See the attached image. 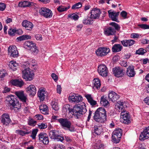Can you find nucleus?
<instances>
[{
	"label": "nucleus",
	"instance_id": "42",
	"mask_svg": "<svg viewBox=\"0 0 149 149\" xmlns=\"http://www.w3.org/2000/svg\"><path fill=\"white\" fill-rule=\"evenodd\" d=\"M15 133L17 134H19L22 136H24L25 134H27L31 133L29 131H24L21 130H17L16 131Z\"/></svg>",
	"mask_w": 149,
	"mask_h": 149
},
{
	"label": "nucleus",
	"instance_id": "12",
	"mask_svg": "<svg viewBox=\"0 0 149 149\" xmlns=\"http://www.w3.org/2000/svg\"><path fill=\"white\" fill-rule=\"evenodd\" d=\"M120 120L122 122L128 124L130 123V117L128 113L125 110L122 112L120 113Z\"/></svg>",
	"mask_w": 149,
	"mask_h": 149
},
{
	"label": "nucleus",
	"instance_id": "43",
	"mask_svg": "<svg viewBox=\"0 0 149 149\" xmlns=\"http://www.w3.org/2000/svg\"><path fill=\"white\" fill-rule=\"evenodd\" d=\"M70 7H65L62 6H59L57 8L59 12H62L67 10L69 9Z\"/></svg>",
	"mask_w": 149,
	"mask_h": 149
},
{
	"label": "nucleus",
	"instance_id": "23",
	"mask_svg": "<svg viewBox=\"0 0 149 149\" xmlns=\"http://www.w3.org/2000/svg\"><path fill=\"white\" fill-rule=\"evenodd\" d=\"M126 74L129 77H132L135 76L136 73L133 66H130L127 68Z\"/></svg>",
	"mask_w": 149,
	"mask_h": 149
},
{
	"label": "nucleus",
	"instance_id": "21",
	"mask_svg": "<svg viewBox=\"0 0 149 149\" xmlns=\"http://www.w3.org/2000/svg\"><path fill=\"white\" fill-rule=\"evenodd\" d=\"M124 103L122 101H118L115 105V108L119 112H121L125 110L123 109V105Z\"/></svg>",
	"mask_w": 149,
	"mask_h": 149
},
{
	"label": "nucleus",
	"instance_id": "9",
	"mask_svg": "<svg viewBox=\"0 0 149 149\" xmlns=\"http://www.w3.org/2000/svg\"><path fill=\"white\" fill-rule=\"evenodd\" d=\"M110 51L109 48L106 47H100L96 51L95 53L97 56H103L107 55Z\"/></svg>",
	"mask_w": 149,
	"mask_h": 149
},
{
	"label": "nucleus",
	"instance_id": "41",
	"mask_svg": "<svg viewBox=\"0 0 149 149\" xmlns=\"http://www.w3.org/2000/svg\"><path fill=\"white\" fill-rule=\"evenodd\" d=\"M17 64L13 61H11L9 64L10 68L13 70L17 69Z\"/></svg>",
	"mask_w": 149,
	"mask_h": 149
},
{
	"label": "nucleus",
	"instance_id": "49",
	"mask_svg": "<svg viewBox=\"0 0 149 149\" xmlns=\"http://www.w3.org/2000/svg\"><path fill=\"white\" fill-rule=\"evenodd\" d=\"M82 4L81 2H78L72 6V9L79 8L82 7Z\"/></svg>",
	"mask_w": 149,
	"mask_h": 149
},
{
	"label": "nucleus",
	"instance_id": "37",
	"mask_svg": "<svg viewBox=\"0 0 149 149\" xmlns=\"http://www.w3.org/2000/svg\"><path fill=\"white\" fill-rule=\"evenodd\" d=\"M16 33L19 34H22V31L21 29H18L16 31L15 29H10L8 31V33L10 35H13Z\"/></svg>",
	"mask_w": 149,
	"mask_h": 149
},
{
	"label": "nucleus",
	"instance_id": "17",
	"mask_svg": "<svg viewBox=\"0 0 149 149\" xmlns=\"http://www.w3.org/2000/svg\"><path fill=\"white\" fill-rule=\"evenodd\" d=\"M22 24L26 30L29 31H32L33 27V25L32 23L27 20H24L22 22Z\"/></svg>",
	"mask_w": 149,
	"mask_h": 149
},
{
	"label": "nucleus",
	"instance_id": "60",
	"mask_svg": "<svg viewBox=\"0 0 149 149\" xmlns=\"http://www.w3.org/2000/svg\"><path fill=\"white\" fill-rule=\"evenodd\" d=\"M128 46H130L134 45L135 42V41L133 40H127Z\"/></svg>",
	"mask_w": 149,
	"mask_h": 149
},
{
	"label": "nucleus",
	"instance_id": "20",
	"mask_svg": "<svg viewBox=\"0 0 149 149\" xmlns=\"http://www.w3.org/2000/svg\"><path fill=\"white\" fill-rule=\"evenodd\" d=\"M46 89L43 87L40 88L38 92V95L40 100L43 101L45 97Z\"/></svg>",
	"mask_w": 149,
	"mask_h": 149
},
{
	"label": "nucleus",
	"instance_id": "22",
	"mask_svg": "<svg viewBox=\"0 0 149 149\" xmlns=\"http://www.w3.org/2000/svg\"><path fill=\"white\" fill-rule=\"evenodd\" d=\"M108 97L110 100L115 102L119 98V95L115 92L112 91L109 93Z\"/></svg>",
	"mask_w": 149,
	"mask_h": 149
},
{
	"label": "nucleus",
	"instance_id": "2",
	"mask_svg": "<svg viewBox=\"0 0 149 149\" xmlns=\"http://www.w3.org/2000/svg\"><path fill=\"white\" fill-rule=\"evenodd\" d=\"M87 110L85 108V104L83 103L81 105H77L74 107L73 109V114L77 119L79 118L82 115L84 114Z\"/></svg>",
	"mask_w": 149,
	"mask_h": 149
},
{
	"label": "nucleus",
	"instance_id": "29",
	"mask_svg": "<svg viewBox=\"0 0 149 149\" xmlns=\"http://www.w3.org/2000/svg\"><path fill=\"white\" fill-rule=\"evenodd\" d=\"M93 88L94 89H98L100 88L101 84L99 79L95 78L93 81Z\"/></svg>",
	"mask_w": 149,
	"mask_h": 149
},
{
	"label": "nucleus",
	"instance_id": "18",
	"mask_svg": "<svg viewBox=\"0 0 149 149\" xmlns=\"http://www.w3.org/2000/svg\"><path fill=\"white\" fill-rule=\"evenodd\" d=\"M109 17L113 21L118 22V16L119 14V12H116L114 11H112L111 10L108 11Z\"/></svg>",
	"mask_w": 149,
	"mask_h": 149
},
{
	"label": "nucleus",
	"instance_id": "25",
	"mask_svg": "<svg viewBox=\"0 0 149 149\" xmlns=\"http://www.w3.org/2000/svg\"><path fill=\"white\" fill-rule=\"evenodd\" d=\"M104 33L107 36L113 35L116 33L115 30L111 27L105 28L104 30Z\"/></svg>",
	"mask_w": 149,
	"mask_h": 149
},
{
	"label": "nucleus",
	"instance_id": "57",
	"mask_svg": "<svg viewBox=\"0 0 149 149\" xmlns=\"http://www.w3.org/2000/svg\"><path fill=\"white\" fill-rule=\"evenodd\" d=\"M127 12L124 10L122 11L120 14V15L124 19L127 18Z\"/></svg>",
	"mask_w": 149,
	"mask_h": 149
},
{
	"label": "nucleus",
	"instance_id": "30",
	"mask_svg": "<svg viewBox=\"0 0 149 149\" xmlns=\"http://www.w3.org/2000/svg\"><path fill=\"white\" fill-rule=\"evenodd\" d=\"M7 100L8 101V104L9 106H12L15 104L16 99L13 95H11L8 97Z\"/></svg>",
	"mask_w": 149,
	"mask_h": 149
},
{
	"label": "nucleus",
	"instance_id": "50",
	"mask_svg": "<svg viewBox=\"0 0 149 149\" xmlns=\"http://www.w3.org/2000/svg\"><path fill=\"white\" fill-rule=\"evenodd\" d=\"M63 110L65 111H68L69 112H71L72 111V109L70 108V106L68 105H65L63 108Z\"/></svg>",
	"mask_w": 149,
	"mask_h": 149
},
{
	"label": "nucleus",
	"instance_id": "47",
	"mask_svg": "<svg viewBox=\"0 0 149 149\" xmlns=\"http://www.w3.org/2000/svg\"><path fill=\"white\" fill-rule=\"evenodd\" d=\"M38 131V130L37 129H34L33 130L32 132V134L31 135L33 139H35L36 138V136Z\"/></svg>",
	"mask_w": 149,
	"mask_h": 149
},
{
	"label": "nucleus",
	"instance_id": "16",
	"mask_svg": "<svg viewBox=\"0 0 149 149\" xmlns=\"http://www.w3.org/2000/svg\"><path fill=\"white\" fill-rule=\"evenodd\" d=\"M90 13V18L95 19L99 18L101 12L99 9L95 8L91 11Z\"/></svg>",
	"mask_w": 149,
	"mask_h": 149
},
{
	"label": "nucleus",
	"instance_id": "58",
	"mask_svg": "<svg viewBox=\"0 0 149 149\" xmlns=\"http://www.w3.org/2000/svg\"><path fill=\"white\" fill-rule=\"evenodd\" d=\"M6 4L2 3H0V11H3L6 8Z\"/></svg>",
	"mask_w": 149,
	"mask_h": 149
},
{
	"label": "nucleus",
	"instance_id": "45",
	"mask_svg": "<svg viewBox=\"0 0 149 149\" xmlns=\"http://www.w3.org/2000/svg\"><path fill=\"white\" fill-rule=\"evenodd\" d=\"M40 112L43 114H46L47 113V106L46 105H41L40 107Z\"/></svg>",
	"mask_w": 149,
	"mask_h": 149
},
{
	"label": "nucleus",
	"instance_id": "36",
	"mask_svg": "<svg viewBox=\"0 0 149 149\" xmlns=\"http://www.w3.org/2000/svg\"><path fill=\"white\" fill-rule=\"evenodd\" d=\"M51 105L53 109L55 111H58L59 109V107L56 100L54 99L51 102Z\"/></svg>",
	"mask_w": 149,
	"mask_h": 149
},
{
	"label": "nucleus",
	"instance_id": "55",
	"mask_svg": "<svg viewBox=\"0 0 149 149\" xmlns=\"http://www.w3.org/2000/svg\"><path fill=\"white\" fill-rule=\"evenodd\" d=\"M28 123L29 125L35 126L36 123V121L32 119H31L29 120Z\"/></svg>",
	"mask_w": 149,
	"mask_h": 149
},
{
	"label": "nucleus",
	"instance_id": "62",
	"mask_svg": "<svg viewBox=\"0 0 149 149\" xmlns=\"http://www.w3.org/2000/svg\"><path fill=\"white\" fill-rule=\"evenodd\" d=\"M51 77L55 81H56L58 80V77L56 74L53 73L51 74Z\"/></svg>",
	"mask_w": 149,
	"mask_h": 149
},
{
	"label": "nucleus",
	"instance_id": "64",
	"mask_svg": "<svg viewBox=\"0 0 149 149\" xmlns=\"http://www.w3.org/2000/svg\"><path fill=\"white\" fill-rule=\"evenodd\" d=\"M57 92L58 93L60 94L61 91V88L60 85H58L57 86Z\"/></svg>",
	"mask_w": 149,
	"mask_h": 149
},
{
	"label": "nucleus",
	"instance_id": "34",
	"mask_svg": "<svg viewBox=\"0 0 149 149\" xmlns=\"http://www.w3.org/2000/svg\"><path fill=\"white\" fill-rule=\"evenodd\" d=\"M35 5L36 4L33 3H30L29 2L27 1H24L23 2H21L19 3V6L20 7H25L27 6H29L30 5H34L35 6Z\"/></svg>",
	"mask_w": 149,
	"mask_h": 149
},
{
	"label": "nucleus",
	"instance_id": "56",
	"mask_svg": "<svg viewBox=\"0 0 149 149\" xmlns=\"http://www.w3.org/2000/svg\"><path fill=\"white\" fill-rule=\"evenodd\" d=\"M6 74L5 70H2L0 71V77L3 78Z\"/></svg>",
	"mask_w": 149,
	"mask_h": 149
},
{
	"label": "nucleus",
	"instance_id": "27",
	"mask_svg": "<svg viewBox=\"0 0 149 149\" xmlns=\"http://www.w3.org/2000/svg\"><path fill=\"white\" fill-rule=\"evenodd\" d=\"M40 142L46 144L47 141V134L45 133H41L38 136Z\"/></svg>",
	"mask_w": 149,
	"mask_h": 149
},
{
	"label": "nucleus",
	"instance_id": "3",
	"mask_svg": "<svg viewBox=\"0 0 149 149\" xmlns=\"http://www.w3.org/2000/svg\"><path fill=\"white\" fill-rule=\"evenodd\" d=\"M62 127L66 130H68L70 132L74 131V127H71V123L68 119L66 118H60L58 120Z\"/></svg>",
	"mask_w": 149,
	"mask_h": 149
},
{
	"label": "nucleus",
	"instance_id": "10",
	"mask_svg": "<svg viewBox=\"0 0 149 149\" xmlns=\"http://www.w3.org/2000/svg\"><path fill=\"white\" fill-rule=\"evenodd\" d=\"M8 54L10 56L15 58L19 56L18 52L16 47L14 45L10 46L8 49Z\"/></svg>",
	"mask_w": 149,
	"mask_h": 149
},
{
	"label": "nucleus",
	"instance_id": "61",
	"mask_svg": "<svg viewBox=\"0 0 149 149\" xmlns=\"http://www.w3.org/2000/svg\"><path fill=\"white\" fill-rule=\"evenodd\" d=\"M35 37L37 40L39 41L42 40V35L40 34H36L35 35Z\"/></svg>",
	"mask_w": 149,
	"mask_h": 149
},
{
	"label": "nucleus",
	"instance_id": "24",
	"mask_svg": "<svg viewBox=\"0 0 149 149\" xmlns=\"http://www.w3.org/2000/svg\"><path fill=\"white\" fill-rule=\"evenodd\" d=\"M11 83L15 86L21 87L24 84V83L23 81L21 79H15L11 80Z\"/></svg>",
	"mask_w": 149,
	"mask_h": 149
},
{
	"label": "nucleus",
	"instance_id": "38",
	"mask_svg": "<svg viewBox=\"0 0 149 149\" xmlns=\"http://www.w3.org/2000/svg\"><path fill=\"white\" fill-rule=\"evenodd\" d=\"M31 37L29 35H22L17 37V38L18 41H21L31 39Z\"/></svg>",
	"mask_w": 149,
	"mask_h": 149
},
{
	"label": "nucleus",
	"instance_id": "7",
	"mask_svg": "<svg viewBox=\"0 0 149 149\" xmlns=\"http://www.w3.org/2000/svg\"><path fill=\"white\" fill-rule=\"evenodd\" d=\"M97 71L100 75L103 77L108 76V70L106 66L104 64H101L98 66Z\"/></svg>",
	"mask_w": 149,
	"mask_h": 149
},
{
	"label": "nucleus",
	"instance_id": "26",
	"mask_svg": "<svg viewBox=\"0 0 149 149\" xmlns=\"http://www.w3.org/2000/svg\"><path fill=\"white\" fill-rule=\"evenodd\" d=\"M16 95L23 102H25L26 98L24 95L23 91H17L15 92Z\"/></svg>",
	"mask_w": 149,
	"mask_h": 149
},
{
	"label": "nucleus",
	"instance_id": "11",
	"mask_svg": "<svg viewBox=\"0 0 149 149\" xmlns=\"http://www.w3.org/2000/svg\"><path fill=\"white\" fill-rule=\"evenodd\" d=\"M49 136L51 139L56 140L57 141L62 142L64 140L63 137L57 134L55 130L50 131L49 132Z\"/></svg>",
	"mask_w": 149,
	"mask_h": 149
},
{
	"label": "nucleus",
	"instance_id": "6",
	"mask_svg": "<svg viewBox=\"0 0 149 149\" xmlns=\"http://www.w3.org/2000/svg\"><path fill=\"white\" fill-rule=\"evenodd\" d=\"M122 133V130L119 128L117 129L114 130L112 133V136L113 142L117 143L120 141Z\"/></svg>",
	"mask_w": 149,
	"mask_h": 149
},
{
	"label": "nucleus",
	"instance_id": "63",
	"mask_svg": "<svg viewBox=\"0 0 149 149\" xmlns=\"http://www.w3.org/2000/svg\"><path fill=\"white\" fill-rule=\"evenodd\" d=\"M10 88L7 87H5L4 88V89L3 91V93H6L9 92L10 91Z\"/></svg>",
	"mask_w": 149,
	"mask_h": 149
},
{
	"label": "nucleus",
	"instance_id": "54",
	"mask_svg": "<svg viewBox=\"0 0 149 149\" xmlns=\"http://www.w3.org/2000/svg\"><path fill=\"white\" fill-rule=\"evenodd\" d=\"M91 20L90 18H88L87 19H84L83 21V23L84 24H91Z\"/></svg>",
	"mask_w": 149,
	"mask_h": 149
},
{
	"label": "nucleus",
	"instance_id": "35",
	"mask_svg": "<svg viewBox=\"0 0 149 149\" xmlns=\"http://www.w3.org/2000/svg\"><path fill=\"white\" fill-rule=\"evenodd\" d=\"M122 49V47L120 44H115L113 46L112 50L113 52H116L120 51Z\"/></svg>",
	"mask_w": 149,
	"mask_h": 149
},
{
	"label": "nucleus",
	"instance_id": "8",
	"mask_svg": "<svg viewBox=\"0 0 149 149\" xmlns=\"http://www.w3.org/2000/svg\"><path fill=\"white\" fill-rule=\"evenodd\" d=\"M69 100L70 102L77 103L83 100V98L81 95L72 93L70 94L69 97Z\"/></svg>",
	"mask_w": 149,
	"mask_h": 149
},
{
	"label": "nucleus",
	"instance_id": "48",
	"mask_svg": "<svg viewBox=\"0 0 149 149\" xmlns=\"http://www.w3.org/2000/svg\"><path fill=\"white\" fill-rule=\"evenodd\" d=\"M25 65H27V67L29 66H31L32 67H35V68H36L37 65L36 63L35 62V61L34 60H32V61H31L30 63H27L26 64H25Z\"/></svg>",
	"mask_w": 149,
	"mask_h": 149
},
{
	"label": "nucleus",
	"instance_id": "14",
	"mask_svg": "<svg viewBox=\"0 0 149 149\" xmlns=\"http://www.w3.org/2000/svg\"><path fill=\"white\" fill-rule=\"evenodd\" d=\"M1 123L5 126L8 125L11 122L9 115L7 113H4L1 116Z\"/></svg>",
	"mask_w": 149,
	"mask_h": 149
},
{
	"label": "nucleus",
	"instance_id": "5",
	"mask_svg": "<svg viewBox=\"0 0 149 149\" xmlns=\"http://www.w3.org/2000/svg\"><path fill=\"white\" fill-rule=\"evenodd\" d=\"M34 74L32 70L27 68L22 71V77L26 81H31L33 78Z\"/></svg>",
	"mask_w": 149,
	"mask_h": 149
},
{
	"label": "nucleus",
	"instance_id": "1",
	"mask_svg": "<svg viewBox=\"0 0 149 149\" xmlns=\"http://www.w3.org/2000/svg\"><path fill=\"white\" fill-rule=\"evenodd\" d=\"M106 112L105 109L103 107L98 108L95 112L93 116L94 120L99 123L105 122L107 119Z\"/></svg>",
	"mask_w": 149,
	"mask_h": 149
},
{
	"label": "nucleus",
	"instance_id": "51",
	"mask_svg": "<svg viewBox=\"0 0 149 149\" xmlns=\"http://www.w3.org/2000/svg\"><path fill=\"white\" fill-rule=\"evenodd\" d=\"M138 26L141 29H149V25L146 24H139Z\"/></svg>",
	"mask_w": 149,
	"mask_h": 149
},
{
	"label": "nucleus",
	"instance_id": "32",
	"mask_svg": "<svg viewBox=\"0 0 149 149\" xmlns=\"http://www.w3.org/2000/svg\"><path fill=\"white\" fill-rule=\"evenodd\" d=\"M100 104L104 107H108L109 106L110 104L106 97L102 96L100 99Z\"/></svg>",
	"mask_w": 149,
	"mask_h": 149
},
{
	"label": "nucleus",
	"instance_id": "46",
	"mask_svg": "<svg viewBox=\"0 0 149 149\" xmlns=\"http://www.w3.org/2000/svg\"><path fill=\"white\" fill-rule=\"evenodd\" d=\"M68 17L75 20H77L79 18L78 15L75 13L71 14L69 15Z\"/></svg>",
	"mask_w": 149,
	"mask_h": 149
},
{
	"label": "nucleus",
	"instance_id": "44",
	"mask_svg": "<svg viewBox=\"0 0 149 149\" xmlns=\"http://www.w3.org/2000/svg\"><path fill=\"white\" fill-rule=\"evenodd\" d=\"M146 52V50L143 48H140L136 50V53L139 55H143Z\"/></svg>",
	"mask_w": 149,
	"mask_h": 149
},
{
	"label": "nucleus",
	"instance_id": "53",
	"mask_svg": "<svg viewBox=\"0 0 149 149\" xmlns=\"http://www.w3.org/2000/svg\"><path fill=\"white\" fill-rule=\"evenodd\" d=\"M109 24L110 25L114 27L115 29L116 30H118L120 29L119 26L115 22H111Z\"/></svg>",
	"mask_w": 149,
	"mask_h": 149
},
{
	"label": "nucleus",
	"instance_id": "52",
	"mask_svg": "<svg viewBox=\"0 0 149 149\" xmlns=\"http://www.w3.org/2000/svg\"><path fill=\"white\" fill-rule=\"evenodd\" d=\"M54 149H65V146L63 145L57 144L54 146Z\"/></svg>",
	"mask_w": 149,
	"mask_h": 149
},
{
	"label": "nucleus",
	"instance_id": "4",
	"mask_svg": "<svg viewBox=\"0 0 149 149\" xmlns=\"http://www.w3.org/2000/svg\"><path fill=\"white\" fill-rule=\"evenodd\" d=\"M23 46L24 48L30 51L34 54H37L38 52V50L36 45L32 41H25L23 44Z\"/></svg>",
	"mask_w": 149,
	"mask_h": 149
},
{
	"label": "nucleus",
	"instance_id": "59",
	"mask_svg": "<svg viewBox=\"0 0 149 149\" xmlns=\"http://www.w3.org/2000/svg\"><path fill=\"white\" fill-rule=\"evenodd\" d=\"M52 14V11L49 9L47 8V18L51 17Z\"/></svg>",
	"mask_w": 149,
	"mask_h": 149
},
{
	"label": "nucleus",
	"instance_id": "28",
	"mask_svg": "<svg viewBox=\"0 0 149 149\" xmlns=\"http://www.w3.org/2000/svg\"><path fill=\"white\" fill-rule=\"evenodd\" d=\"M40 142L46 144L47 141V134L45 133H41L38 136Z\"/></svg>",
	"mask_w": 149,
	"mask_h": 149
},
{
	"label": "nucleus",
	"instance_id": "15",
	"mask_svg": "<svg viewBox=\"0 0 149 149\" xmlns=\"http://www.w3.org/2000/svg\"><path fill=\"white\" fill-rule=\"evenodd\" d=\"M149 138V126L145 128L139 136V139L141 141H144Z\"/></svg>",
	"mask_w": 149,
	"mask_h": 149
},
{
	"label": "nucleus",
	"instance_id": "19",
	"mask_svg": "<svg viewBox=\"0 0 149 149\" xmlns=\"http://www.w3.org/2000/svg\"><path fill=\"white\" fill-rule=\"evenodd\" d=\"M26 91L29 95L34 96L36 92V88L33 85H31L26 89Z\"/></svg>",
	"mask_w": 149,
	"mask_h": 149
},
{
	"label": "nucleus",
	"instance_id": "39",
	"mask_svg": "<svg viewBox=\"0 0 149 149\" xmlns=\"http://www.w3.org/2000/svg\"><path fill=\"white\" fill-rule=\"evenodd\" d=\"M21 105L18 103L16 102L10 108L11 109H13L16 112H18L21 109Z\"/></svg>",
	"mask_w": 149,
	"mask_h": 149
},
{
	"label": "nucleus",
	"instance_id": "40",
	"mask_svg": "<svg viewBox=\"0 0 149 149\" xmlns=\"http://www.w3.org/2000/svg\"><path fill=\"white\" fill-rule=\"evenodd\" d=\"M39 13L42 15L47 17V8L43 7L39 10Z\"/></svg>",
	"mask_w": 149,
	"mask_h": 149
},
{
	"label": "nucleus",
	"instance_id": "13",
	"mask_svg": "<svg viewBox=\"0 0 149 149\" xmlns=\"http://www.w3.org/2000/svg\"><path fill=\"white\" fill-rule=\"evenodd\" d=\"M112 71L114 75L117 77H122L124 75V70L119 67L113 68Z\"/></svg>",
	"mask_w": 149,
	"mask_h": 149
},
{
	"label": "nucleus",
	"instance_id": "33",
	"mask_svg": "<svg viewBox=\"0 0 149 149\" xmlns=\"http://www.w3.org/2000/svg\"><path fill=\"white\" fill-rule=\"evenodd\" d=\"M102 132V128L100 126H95L93 134L95 136L99 135L101 134V133Z\"/></svg>",
	"mask_w": 149,
	"mask_h": 149
},
{
	"label": "nucleus",
	"instance_id": "31",
	"mask_svg": "<svg viewBox=\"0 0 149 149\" xmlns=\"http://www.w3.org/2000/svg\"><path fill=\"white\" fill-rule=\"evenodd\" d=\"M85 96L87 99L88 102L90 103L91 105L94 106L97 104L96 101L93 100L92 97L90 95L87 94L85 95Z\"/></svg>",
	"mask_w": 149,
	"mask_h": 149
}]
</instances>
